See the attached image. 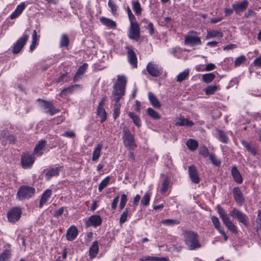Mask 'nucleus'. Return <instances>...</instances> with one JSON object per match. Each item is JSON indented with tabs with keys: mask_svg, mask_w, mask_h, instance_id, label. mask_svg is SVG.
<instances>
[{
	"mask_svg": "<svg viewBox=\"0 0 261 261\" xmlns=\"http://www.w3.org/2000/svg\"><path fill=\"white\" fill-rule=\"evenodd\" d=\"M127 79L123 75H118L116 82L114 84L112 93V99L114 101H119L125 95Z\"/></svg>",
	"mask_w": 261,
	"mask_h": 261,
	"instance_id": "1",
	"label": "nucleus"
},
{
	"mask_svg": "<svg viewBox=\"0 0 261 261\" xmlns=\"http://www.w3.org/2000/svg\"><path fill=\"white\" fill-rule=\"evenodd\" d=\"M184 241L190 250H194L201 247L198 241V235L192 231L186 230L184 232Z\"/></svg>",
	"mask_w": 261,
	"mask_h": 261,
	"instance_id": "2",
	"label": "nucleus"
},
{
	"mask_svg": "<svg viewBox=\"0 0 261 261\" xmlns=\"http://www.w3.org/2000/svg\"><path fill=\"white\" fill-rule=\"evenodd\" d=\"M218 213L221 218L223 224L226 226L227 229L231 232L237 234L238 231L236 226L231 221L230 218L228 216L225 210L219 205L217 206Z\"/></svg>",
	"mask_w": 261,
	"mask_h": 261,
	"instance_id": "3",
	"label": "nucleus"
},
{
	"mask_svg": "<svg viewBox=\"0 0 261 261\" xmlns=\"http://www.w3.org/2000/svg\"><path fill=\"white\" fill-rule=\"evenodd\" d=\"M122 139L124 146L129 149H134L136 146L134 137L126 127L123 129Z\"/></svg>",
	"mask_w": 261,
	"mask_h": 261,
	"instance_id": "4",
	"label": "nucleus"
},
{
	"mask_svg": "<svg viewBox=\"0 0 261 261\" xmlns=\"http://www.w3.org/2000/svg\"><path fill=\"white\" fill-rule=\"evenodd\" d=\"M35 189L33 187L21 186L17 191L16 197L19 200L28 199L35 194Z\"/></svg>",
	"mask_w": 261,
	"mask_h": 261,
	"instance_id": "5",
	"label": "nucleus"
},
{
	"mask_svg": "<svg viewBox=\"0 0 261 261\" xmlns=\"http://www.w3.org/2000/svg\"><path fill=\"white\" fill-rule=\"evenodd\" d=\"M230 215L233 218L236 219L240 222L242 223L246 226H247L249 224V220L248 216L237 208H233L230 212Z\"/></svg>",
	"mask_w": 261,
	"mask_h": 261,
	"instance_id": "6",
	"label": "nucleus"
},
{
	"mask_svg": "<svg viewBox=\"0 0 261 261\" xmlns=\"http://www.w3.org/2000/svg\"><path fill=\"white\" fill-rule=\"evenodd\" d=\"M0 140L4 146H6L8 142L9 143L14 144L16 141V137L10 134L8 130H3L1 132Z\"/></svg>",
	"mask_w": 261,
	"mask_h": 261,
	"instance_id": "7",
	"label": "nucleus"
},
{
	"mask_svg": "<svg viewBox=\"0 0 261 261\" xmlns=\"http://www.w3.org/2000/svg\"><path fill=\"white\" fill-rule=\"evenodd\" d=\"M28 38L29 35L26 34L25 31L23 35L19 39L17 40L15 43L14 44L12 53L14 54H16L20 52Z\"/></svg>",
	"mask_w": 261,
	"mask_h": 261,
	"instance_id": "8",
	"label": "nucleus"
},
{
	"mask_svg": "<svg viewBox=\"0 0 261 261\" xmlns=\"http://www.w3.org/2000/svg\"><path fill=\"white\" fill-rule=\"evenodd\" d=\"M128 36L129 39L138 41L140 38V28L138 23L131 24L128 29Z\"/></svg>",
	"mask_w": 261,
	"mask_h": 261,
	"instance_id": "9",
	"label": "nucleus"
},
{
	"mask_svg": "<svg viewBox=\"0 0 261 261\" xmlns=\"http://www.w3.org/2000/svg\"><path fill=\"white\" fill-rule=\"evenodd\" d=\"M37 100L41 102V103L40 104L41 108L45 110V112L49 114L51 116L54 115L60 111L59 110L55 108L50 101H47L41 99H38Z\"/></svg>",
	"mask_w": 261,
	"mask_h": 261,
	"instance_id": "10",
	"label": "nucleus"
},
{
	"mask_svg": "<svg viewBox=\"0 0 261 261\" xmlns=\"http://www.w3.org/2000/svg\"><path fill=\"white\" fill-rule=\"evenodd\" d=\"M146 70L148 73L153 77L159 76L163 72L162 68L160 66L152 62L148 63L146 66Z\"/></svg>",
	"mask_w": 261,
	"mask_h": 261,
	"instance_id": "11",
	"label": "nucleus"
},
{
	"mask_svg": "<svg viewBox=\"0 0 261 261\" xmlns=\"http://www.w3.org/2000/svg\"><path fill=\"white\" fill-rule=\"evenodd\" d=\"M21 210L19 207H14L7 213L8 221L11 223H15L18 221L21 215Z\"/></svg>",
	"mask_w": 261,
	"mask_h": 261,
	"instance_id": "12",
	"label": "nucleus"
},
{
	"mask_svg": "<svg viewBox=\"0 0 261 261\" xmlns=\"http://www.w3.org/2000/svg\"><path fill=\"white\" fill-rule=\"evenodd\" d=\"M34 162V157L30 154H24L21 156V163L23 168H27L32 166Z\"/></svg>",
	"mask_w": 261,
	"mask_h": 261,
	"instance_id": "13",
	"label": "nucleus"
},
{
	"mask_svg": "<svg viewBox=\"0 0 261 261\" xmlns=\"http://www.w3.org/2000/svg\"><path fill=\"white\" fill-rule=\"evenodd\" d=\"M102 220L99 215H92L89 217L88 220L86 221L85 224L87 227L93 226L97 227L101 224Z\"/></svg>",
	"mask_w": 261,
	"mask_h": 261,
	"instance_id": "14",
	"label": "nucleus"
},
{
	"mask_svg": "<svg viewBox=\"0 0 261 261\" xmlns=\"http://www.w3.org/2000/svg\"><path fill=\"white\" fill-rule=\"evenodd\" d=\"M188 172L189 177L193 183H199L200 177L198 174V171L194 166H190L188 167Z\"/></svg>",
	"mask_w": 261,
	"mask_h": 261,
	"instance_id": "15",
	"label": "nucleus"
},
{
	"mask_svg": "<svg viewBox=\"0 0 261 261\" xmlns=\"http://www.w3.org/2000/svg\"><path fill=\"white\" fill-rule=\"evenodd\" d=\"M248 4V2L247 0H244L241 2H237L235 4H233L232 5V7L236 13L238 14L246 9Z\"/></svg>",
	"mask_w": 261,
	"mask_h": 261,
	"instance_id": "16",
	"label": "nucleus"
},
{
	"mask_svg": "<svg viewBox=\"0 0 261 261\" xmlns=\"http://www.w3.org/2000/svg\"><path fill=\"white\" fill-rule=\"evenodd\" d=\"M127 58L129 63L134 67H137V59L135 51L129 47H126Z\"/></svg>",
	"mask_w": 261,
	"mask_h": 261,
	"instance_id": "17",
	"label": "nucleus"
},
{
	"mask_svg": "<svg viewBox=\"0 0 261 261\" xmlns=\"http://www.w3.org/2000/svg\"><path fill=\"white\" fill-rule=\"evenodd\" d=\"M232 193L236 202L239 205H242L244 202V198L240 189L239 187L233 188Z\"/></svg>",
	"mask_w": 261,
	"mask_h": 261,
	"instance_id": "18",
	"label": "nucleus"
},
{
	"mask_svg": "<svg viewBox=\"0 0 261 261\" xmlns=\"http://www.w3.org/2000/svg\"><path fill=\"white\" fill-rule=\"evenodd\" d=\"M185 43L186 45L194 46L195 45H200L201 41L200 38L195 36H188L185 38Z\"/></svg>",
	"mask_w": 261,
	"mask_h": 261,
	"instance_id": "19",
	"label": "nucleus"
},
{
	"mask_svg": "<svg viewBox=\"0 0 261 261\" xmlns=\"http://www.w3.org/2000/svg\"><path fill=\"white\" fill-rule=\"evenodd\" d=\"M78 231L76 227L72 225L67 230L66 234V237L68 241H71L74 240L77 235Z\"/></svg>",
	"mask_w": 261,
	"mask_h": 261,
	"instance_id": "20",
	"label": "nucleus"
},
{
	"mask_svg": "<svg viewBox=\"0 0 261 261\" xmlns=\"http://www.w3.org/2000/svg\"><path fill=\"white\" fill-rule=\"evenodd\" d=\"M98 242L97 241H95L93 242L92 245L89 248V255L90 258L91 259L94 258L98 253Z\"/></svg>",
	"mask_w": 261,
	"mask_h": 261,
	"instance_id": "21",
	"label": "nucleus"
},
{
	"mask_svg": "<svg viewBox=\"0 0 261 261\" xmlns=\"http://www.w3.org/2000/svg\"><path fill=\"white\" fill-rule=\"evenodd\" d=\"M62 168V167H58L53 168L48 171L45 174V177L47 180H49L53 176H58L59 174L60 171Z\"/></svg>",
	"mask_w": 261,
	"mask_h": 261,
	"instance_id": "22",
	"label": "nucleus"
},
{
	"mask_svg": "<svg viewBox=\"0 0 261 261\" xmlns=\"http://www.w3.org/2000/svg\"><path fill=\"white\" fill-rule=\"evenodd\" d=\"M79 88L81 89V86L80 85L74 84L69 86L68 87L64 89L61 92V95L66 96L69 94L72 93L76 89Z\"/></svg>",
	"mask_w": 261,
	"mask_h": 261,
	"instance_id": "23",
	"label": "nucleus"
},
{
	"mask_svg": "<svg viewBox=\"0 0 261 261\" xmlns=\"http://www.w3.org/2000/svg\"><path fill=\"white\" fill-rule=\"evenodd\" d=\"M148 99L151 105L157 109H159L161 107V105L156 96L152 93H148Z\"/></svg>",
	"mask_w": 261,
	"mask_h": 261,
	"instance_id": "24",
	"label": "nucleus"
},
{
	"mask_svg": "<svg viewBox=\"0 0 261 261\" xmlns=\"http://www.w3.org/2000/svg\"><path fill=\"white\" fill-rule=\"evenodd\" d=\"M52 191L51 190L47 189L43 193L41 198L39 202V207L41 208L47 202L49 198L51 196Z\"/></svg>",
	"mask_w": 261,
	"mask_h": 261,
	"instance_id": "25",
	"label": "nucleus"
},
{
	"mask_svg": "<svg viewBox=\"0 0 261 261\" xmlns=\"http://www.w3.org/2000/svg\"><path fill=\"white\" fill-rule=\"evenodd\" d=\"M231 174L234 180L238 184H241L243 179L238 169L236 167H233L231 169Z\"/></svg>",
	"mask_w": 261,
	"mask_h": 261,
	"instance_id": "26",
	"label": "nucleus"
},
{
	"mask_svg": "<svg viewBox=\"0 0 261 261\" xmlns=\"http://www.w3.org/2000/svg\"><path fill=\"white\" fill-rule=\"evenodd\" d=\"M101 22L105 25L110 29H115L116 28V23L112 19L106 17L100 18Z\"/></svg>",
	"mask_w": 261,
	"mask_h": 261,
	"instance_id": "27",
	"label": "nucleus"
},
{
	"mask_svg": "<svg viewBox=\"0 0 261 261\" xmlns=\"http://www.w3.org/2000/svg\"><path fill=\"white\" fill-rule=\"evenodd\" d=\"M46 144V141L43 140L39 141L35 146L34 152L36 154H38L39 155H41L43 153L42 150L44 148Z\"/></svg>",
	"mask_w": 261,
	"mask_h": 261,
	"instance_id": "28",
	"label": "nucleus"
},
{
	"mask_svg": "<svg viewBox=\"0 0 261 261\" xmlns=\"http://www.w3.org/2000/svg\"><path fill=\"white\" fill-rule=\"evenodd\" d=\"M131 217V212L130 210L126 208L124 210V211L121 214L120 219H119V223L120 225L123 224L124 223H125L127 220L128 217L130 218Z\"/></svg>",
	"mask_w": 261,
	"mask_h": 261,
	"instance_id": "29",
	"label": "nucleus"
},
{
	"mask_svg": "<svg viewBox=\"0 0 261 261\" xmlns=\"http://www.w3.org/2000/svg\"><path fill=\"white\" fill-rule=\"evenodd\" d=\"M102 147V145L101 144H97V145L95 147L92 158V160L93 161H96L99 159Z\"/></svg>",
	"mask_w": 261,
	"mask_h": 261,
	"instance_id": "30",
	"label": "nucleus"
},
{
	"mask_svg": "<svg viewBox=\"0 0 261 261\" xmlns=\"http://www.w3.org/2000/svg\"><path fill=\"white\" fill-rule=\"evenodd\" d=\"M169 183H170V178L168 176H165L163 180V181L161 184V188L160 189V193H161L162 194H164L167 191V190L168 189Z\"/></svg>",
	"mask_w": 261,
	"mask_h": 261,
	"instance_id": "31",
	"label": "nucleus"
},
{
	"mask_svg": "<svg viewBox=\"0 0 261 261\" xmlns=\"http://www.w3.org/2000/svg\"><path fill=\"white\" fill-rule=\"evenodd\" d=\"M175 125L176 126H192L194 125V123L192 121L189 120L187 118H180L179 119V120L176 122Z\"/></svg>",
	"mask_w": 261,
	"mask_h": 261,
	"instance_id": "32",
	"label": "nucleus"
},
{
	"mask_svg": "<svg viewBox=\"0 0 261 261\" xmlns=\"http://www.w3.org/2000/svg\"><path fill=\"white\" fill-rule=\"evenodd\" d=\"M186 145L191 151H194L197 149L198 143L194 139H190L187 141Z\"/></svg>",
	"mask_w": 261,
	"mask_h": 261,
	"instance_id": "33",
	"label": "nucleus"
},
{
	"mask_svg": "<svg viewBox=\"0 0 261 261\" xmlns=\"http://www.w3.org/2000/svg\"><path fill=\"white\" fill-rule=\"evenodd\" d=\"M128 115L130 118L132 119L135 125L138 127H140L141 126V120L139 116L131 112L128 113Z\"/></svg>",
	"mask_w": 261,
	"mask_h": 261,
	"instance_id": "34",
	"label": "nucleus"
},
{
	"mask_svg": "<svg viewBox=\"0 0 261 261\" xmlns=\"http://www.w3.org/2000/svg\"><path fill=\"white\" fill-rule=\"evenodd\" d=\"M115 103L114 105V110H113V116L115 120H116L120 115V109L121 107V104L119 102V101H115Z\"/></svg>",
	"mask_w": 261,
	"mask_h": 261,
	"instance_id": "35",
	"label": "nucleus"
},
{
	"mask_svg": "<svg viewBox=\"0 0 261 261\" xmlns=\"http://www.w3.org/2000/svg\"><path fill=\"white\" fill-rule=\"evenodd\" d=\"M216 37H222L223 33L220 31H210L207 33L206 38L210 39Z\"/></svg>",
	"mask_w": 261,
	"mask_h": 261,
	"instance_id": "36",
	"label": "nucleus"
},
{
	"mask_svg": "<svg viewBox=\"0 0 261 261\" xmlns=\"http://www.w3.org/2000/svg\"><path fill=\"white\" fill-rule=\"evenodd\" d=\"M218 135V139L223 143H227L228 142L229 138L226 133L220 129L217 130Z\"/></svg>",
	"mask_w": 261,
	"mask_h": 261,
	"instance_id": "37",
	"label": "nucleus"
},
{
	"mask_svg": "<svg viewBox=\"0 0 261 261\" xmlns=\"http://www.w3.org/2000/svg\"><path fill=\"white\" fill-rule=\"evenodd\" d=\"M146 112L148 115L153 119L157 120L161 118L159 113L151 108H148Z\"/></svg>",
	"mask_w": 261,
	"mask_h": 261,
	"instance_id": "38",
	"label": "nucleus"
},
{
	"mask_svg": "<svg viewBox=\"0 0 261 261\" xmlns=\"http://www.w3.org/2000/svg\"><path fill=\"white\" fill-rule=\"evenodd\" d=\"M97 114L101 118V122H104L107 119V113L103 107H98L97 109Z\"/></svg>",
	"mask_w": 261,
	"mask_h": 261,
	"instance_id": "39",
	"label": "nucleus"
},
{
	"mask_svg": "<svg viewBox=\"0 0 261 261\" xmlns=\"http://www.w3.org/2000/svg\"><path fill=\"white\" fill-rule=\"evenodd\" d=\"M216 77L214 72L204 74L202 76V81L205 83H211Z\"/></svg>",
	"mask_w": 261,
	"mask_h": 261,
	"instance_id": "40",
	"label": "nucleus"
},
{
	"mask_svg": "<svg viewBox=\"0 0 261 261\" xmlns=\"http://www.w3.org/2000/svg\"><path fill=\"white\" fill-rule=\"evenodd\" d=\"M69 43V40L68 36L66 34H63L61 36L60 42V46L67 47Z\"/></svg>",
	"mask_w": 261,
	"mask_h": 261,
	"instance_id": "41",
	"label": "nucleus"
},
{
	"mask_svg": "<svg viewBox=\"0 0 261 261\" xmlns=\"http://www.w3.org/2000/svg\"><path fill=\"white\" fill-rule=\"evenodd\" d=\"M211 219H212V221L213 223L214 226H215V228L217 229V230L218 231H219L221 230H222V229H223L221 227V224L218 218L217 217L213 216L212 217Z\"/></svg>",
	"mask_w": 261,
	"mask_h": 261,
	"instance_id": "42",
	"label": "nucleus"
},
{
	"mask_svg": "<svg viewBox=\"0 0 261 261\" xmlns=\"http://www.w3.org/2000/svg\"><path fill=\"white\" fill-rule=\"evenodd\" d=\"M110 180V176H107L106 178H105L99 185L98 191L99 192H101L102 190L108 185Z\"/></svg>",
	"mask_w": 261,
	"mask_h": 261,
	"instance_id": "43",
	"label": "nucleus"
},
{
	"mask_svg": "<svg viewBox=\"0 0 261 261\" xmlns=\"http://www.w3.org/2000/svg\"><path fill=\"white\" fill-rule=\"evenodd\" d=\"M189 71L188 69L185 70L183 72L180 73L177 76L176 81L178 82H181L185 80L189 75Z\"/></svg>",
	"mask_w": 261,
	"mask_h": 261,
	"instance_id": "44",
	"label": "nucleus"
},
{
	"mask_svg": "<svg viewBox=\"0 0 261 261\" xmlns=\"http://www.w3.org/2000/svg\"><path fill=\"white\" fill-rule=\"evenodd\" d=\"M218 87L216 85H210L204 89L206 95L213 94L217 90Z\"/></svg>",
	"mask_w": 261,
	"mask_h": 261,
	"instance_id": "45",
	"label": "nucleus"
},
{
	"mask_svg": "<svg viewBox=\"0 0 261 261\" xmlns=\"http://www.w3.org/2000/svg\"><path fill=\"white\" fill-rule=\"evenodd\" d=\"M133 3V9L135 11L137 15H140L141 14L142 8L140 3L137 1L136 2H132Z\"/></svg>",
	"mask_w": 261,
	"mask_h": 261,
	"instance_id": "46",
	"label": "nucleus"
},
{
	"mask_svg": "<svg viewBox=\"0 0 261 261\" xmlns=\"http://www.w3.org/2000/svg\"><path fill=\"white\" fill-rule=\"evenodd\" d=\"M37 32L36 30H34L33 31V35H32V43L30 45V49L31 50V51H33L34 50V49L35 48L36 44H37Z\"/></svg>",
	"mask_w": 261,
	"mask_h": 261,
	"instance_id": "47",
	"label": "nucleus"
},
{
	"mask_svg": "<svg viewBox=\"0 0 261 261\" xmlns=\"http://www.w3.org/2000/svg\"><path fill=\"white\" fill-rule=\"evenodd\" d=\"M108 6L111 9V12L114 15H115L117 13L118 6L114 2L113 0H109L108 2Z\"/></svg>",
	"mask_w": 261,
	"mask_h": 261,
	"instance_id": "48",
	"label": "nucleus"
},
{
	"mask_svg": "<svg viewBox=\"0 0 261 261\" xmlns=\"http://www.w3.org/2000/svg\"><path fill=\"white\" fill-rule=\"evenodd\" d=\"M242 143L244 147L252 154L254 155L256 153V151L254 147L251 146L250 144L245 141H242Z\"/></svg>",
	"mask_w": 261,
	"mask_h": 261,
	"instance_id": "49",
	"label": "nucleus"
},
{
	"mask_svg": "<svg viewBox=\"0 0 261 261\" xmlns=\"http://www.w3.org/2000/svg\"><path fill=\"white\" fill-rule=\"evenodd\" d=\"M179 221L176 219H165L162 221V223L166 225L173 226L174 225L178 224Z\"/></svg>",
	"mask_w": 261,
	"mask_h": 261,
	"instance_id": "50",
	"label": "nucleus"
},
{
	"mask_svg": "<svg viewBox=\"0 0 261 261\" xmlns=\"http://www.w3.org/2000/svg\"><path fill=\"white\" fill-rule=\"evenodd\" d=\"M10 256V251L8 250H5L0 255V261H7Z\"/></svg>",
	"mask_w": 261,
	"mask_h": 261,
	"instance_id": "51",
	"label": "nucleus"
},
{
	"mask_svg": "<svg viewBox=\"0 0 261 261\" xmlns=\"http://www.w3.org/2000/svg\"><path fill=\"white\" fill-rule=\"evenodd\" d=\"M246 60V57L243 55L237 58L234 61V66L236 67L240 66L242 63H245Z\"/></svg>",
	"mask_w": 261,
	"mask_h": 261,
	"instance_id": "52",
	"label": "nucleus"
},
{
	"mask_svg": "<svg viewBox=\"0 0 261 261\" xmlns=\"http://www.w3.org/2000/svg\"><path fill=\"white\" fill-rule=\"evenodd\" d=\"M142 261H166L167 258L165 257H148L145 259H140Z\"/></svg>",
	"mask_w": 261,
	"mask_h": 261,
	"instance_id": "53",
	"label": "nucleus"
},
{
	"mask_svg": "<svg viewBox=\"0 0 261 261\" xmlns=\"http://www.w3.org/2000/svg\"><path fill=\"white\" fill-rule=\"evenodd\" d=\"M150 196L149 193H145L141 200V204L144 206H147L149 204L150 201Z\"/></svg>",
	"mask_w": 261,
	"mask_h": 261,
	"instance_id": "54",
	"label": "nucleus"
},
{
	"mask_svg": "<svg viewBox=\"0 0 261 261\" xmlns=\"http://www.w3.org/2000/svg\"><path fill=\"white\" fill-rule=\"evenodd\" d=\"M199 153L202 155L204 158H206L209 155V151L206 147L205 146H201L199 149Z\"/></svg>",
	"mask_w": 261,
	"mask_h": 261,
	"instance_id": "55",
	"label": "nucleus"
},
{
	"mask_svg": "<svg viewBox=\"0 0 261 261\" xmlns=\"http://www.w3.org/2000/svg\"><path fill=\"white\" fill-rule=\"evenodd\" d=\"M209 158L212 163L217 166L220 165L221 162L218 160L214 154H211L209 155Z\"/></svg>",
	"mask_w": 261,
	"mask_h": 261,
	"instance_id": "56",
	"label": "nucleus"
},
{
	"mask_svg": "<svg viewBox=\"0 0 261 261\" xmlns=\"http://www.w3.org/2000/svg\"><path fill=\"white\" fill-rule=\"evenodd\" d=\"M67 73H64L60 75L57 79V83H63L64 82H66L67 81Z\"/></svg>",
	"mask_w": 261,
	"mask_h": 261,
	"instance_id": "57",
	"label": "nucleus"
},
{
	"mask_svg": "<svg viewBox=\"0 0 261 261\" xmlns=\"http://www.w3.org/2000/svg\"><path fill=\"white\" fill-rule=\"evenodd\" d=\"M64 207H61L58 210H56L54 213V216L56 218H59L60 216H61L64 212Z\"/></svg>",
	"mask_w": 261,
	"mask_h": 261,
	"instance_id": "58",
	"label": "nucleus"
},
{
	"mask_svg": "<svg viewBox=\"0 0 261 261\" xmlns=\"http://www.w3.org/2000/svg\"><path fill=\"white\" fill-rule=\"evenodd\" d=\"M25 6L24 3H21L20 5H18L17 6L15 10L20 15L23 10L25 9Z\"/></svg>",
	"mask_w": 261,
	"mask_h": 261,
	"instance_id": "59",
	"label": "nucleus"
},
{
	"mask_svg": "<svg viewBox=\"0 0 261 261\" xmlns=\"http://www.w3.org/2000/svg\"><path fill=\"white\" fill-rule=\"evenodd\" d=\"M62 136L68 138H73L75 137V134L73 131H66Z\"/></svg>",
	"mask_w": 261,
	"mask_h": 261,
	"instance_id": "60",
	"label": "nucleus"
},
{
	"mask_svg": "<svg viewBox=\"0 0 261 261\" xmlns=\"http://www.w3.org/2000/svg\"><path fill=\"white\" fill-rule=\"evenodd\" d=\"M88 66L87 64L84 63L83 65H82L78 69L77 72L80 73L81 75H83V73L86 71L87 67Z\"/></svg>",
	"mask_w": 261,
	"mask_h": 261,
	"instance_id": "61",
	"label": "nucleus"
},
{
	"mask_svg": "<svg viewBox=\"0 0 261 261\" xmlns=\"http://www.w3.org/2000/svg\"><path fill=\"white\" fill-rule=\"evenodd\" d=\"M119 196H117L113 199V200L112 202V204H111L112 208L113 210L116 209L117 204H118V201H119Z\"/></svg>",
	"mask_w": 261,
	"mask_h": 261,
	"instance_id": "62",
	"label": "nucleus"
},
{
	"mask_svg": "<svg viewBox=\"0 0 261 261\" xmlns=\"http://www.w3.org/2000/svg\"><path fill=\"white\" fill-rule=\"evenodd\" d=\"M253 63L255 66L261 68V55L254 60Z\"/></svg>",
	"mask_w": 261,
	"mask_h": 261,
	"instance_id": "63",
	"label": "nucleus"
},
{
	"mask_svg": "<svg viewBox=\"0 0 261 261\" xmlns=\"http://www.w3.org/2000/svg\"><path fill=\"white\" fill-rule=\"evenodd\" d=\"M147 29L149 30L150 35H152L154 34V31L153 28V25L152 22H149L147 27Z\"/></svg>",
	"mask_w": 261,
	"mask_h": 261,
	"instance_id": "64",
	"label": "nucleus"
}]
</instances>
